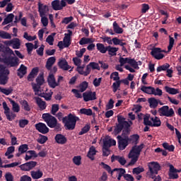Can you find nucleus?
<instances>
[{"mask_svg":"<svg viewBox=\"0 0 181 181\" xmlns=\"http://www.w3.org/2000/svg\"><path fill=\"white\" fill-rule=\"evenodd\" d=\"M15 56V52L11 48H7L6 50H0V62L4 63L8 67H16L19 66V58Z\"/></svg>","mask_w":181,"mask_h":181,"instance_id":"nucleus-1","label":"nucleus"},{"mask_svg":"<svg viewBox=\"0 0 181 181\" xmlns=\"http://www.w3.org/2000/svg\"><path fill=\"white\" fill-rule=\"evenodd\" d=\"M144 146H145V145L141 144L139 146H134L132 148L128 156V158L132 159L129 163L130 166L135 165V163L138 162V159H139V156L141 155V152H142V149H144Z\"/></svg>","mask_w":181,"mask_h":181,"instance_id":"nucleus-2","label":"nucleus"},{"mask_svg":"<svg viewBox=\"0 0 181 181\" xmlns=\"http://www.w3.org/2000/svg\"><path fill=\"white\" fill-rule=\"evenodd\" d=\"M77 121H78V117L72 114H69L68 117L63 118V123L64 124L65 129L69 131H73V129L76 128Z\"/></svg>","mask_w":181,"mask_h":181,"instance_id":"nucleus-3","label":"nucleus"},{"mask_svg":"<svg viewBox=\"0 0 181 181\" xmlns=\"http://www.w3.org/2000/svg\"><path fill=\"white\" fill-rule=\"evenodd\" d=\"M129 131L124 130L121 136H117V142L119 151H124V149L128 146V142H129Z\"/></svg>","mask_w":181,"mask_h":181,"instance_id":"nucleus-4","label":"nucleus"},{"mask_svg":"<svg viewBox=\"0 0 181 181\" xmlns=\"http://www.w3.org/2000/svg\"><path fill=\"white\" fill-rule=\"evenodd\" d=\"M117 122L118 124L114 130L115 135L119 134L124 128H129L132 125V121L127 122L122 116H117Z\"/></svg>","mask_w":181,"mask_h":181,"instance_id":"nucleus-5","label":"nucleus"},{"mask_svg":"<svg viewBox=\"0 0 181 181\" xmlns=\"http://www.w3.org/2000/svg\"><path fill=\"white\" fill-rule=\"evenodd\" d=\"M149 170L146 175L150 179H155V175H158L159 170H160V165L157 162H150L148 163Z\"/></svg>","mask_w":181,"mask_h":181,"instance_id":"nucleus-6","label":"nucleus"},{"mask_svg":"<svg viewBox=\"0 0 181 181\" xmlns=\"http://www.w3.org/2000/svg\"><path fill=\"white\" fill-rule=\"evenodd\" d=\"M42 119H44L45 122H46L49 128H55V127H57V119L49 113L42 114Z\"/></svg>","mask_w":181,"mask_h":181,"instance_id":"nucleus-7","label":"nucleus"},{"mask_svg":"<svg viewBox=\"0 0 181 181\" xmlns=\"http://www.w3.org/2000/svg\"><path fill=\"white\" fill-rule=\"evenodd\" d=\"M158 114L160 117H173L175 111L173 108H169V106L165 105L158 109Z\"/></svg>","mask_w":181,"mask_h":181,"instance_id":"nucleus-8","label":"nucleus"},{"mask_svg":"<svg viewBox=\"0 0 181 181\" xmlns=\"http://www.w3.org/2000/svg\"><path fill=\"white\" fill-rule=\"evenodd\" d=\"M9 70L4 67V65H0V84L5 86L8 83V75Z\"/></svg>","mask_w":181,"mask_h":181,"instance_id":"nucleus-9","label":"nucleus"},{"mask_svg":"<svg viewBox=\"0 0 181 181\" xmlns=\"http://www.w3.org/2000/svg\"><path fill=\"white\" fill-rule=\"evenodd\" d=\"M47 81L51 88H56V87H58V86H60V81H63V76H59L57 81H56L54 75H53V74H50L47 78Z\"/></svg>","mask_w":181,"mask_h":181,"instance_id":"nucleus-10","label":"nucleus"},{"mask_svg":"<svg viewBox=\"0 0 181 181\" xmlns=\"http://www.w3.org/2000/svg\"><path fill=\"white\" fill-rule=\"evenodd\" d=\"M2 105L7 119H8V121H13V119H15L16 117V115L12 112H11V109H9V107H8L6 102H3Z\"/></svg>","mask_w":181,"mask_h":181,"instance_id":"nucleus-11","label":"nucleus"},{"mask_svg":"<svg viewBox=\"0 0 181 181\" xmlns=\"http://www.w3.org/2000/svg\"><path fill=\"white\" fill-rule=\"evenodd\" d=\"M37 165V162L30 161L21 165L20 168L21 169V170H23L24 172H29V170H32L33 168H36Z\"/></svg>","mask_w":181,"mask_h":181,"instance_id":"nucleus-12","label":"nucleus"},{"mask_svg":"<svg viewBox=\"0 0 181 181\" xmlns=\"http://www.w3.org/2000/svg\"><path fill=\"white\" fill-rule=\"evenodd\" d=\"M52 6L54 11H62L66 6V0H54L52 2Z\"/></svg>","mask_w":181,"mask_h":181,"instance_id":"nucleus-13","label":"nucleus"},{"mask_svg":"<svg viewBox=\"0 0 181 181\" xmlns=\"http://www.w3.org/2000/svg\"><path fill=\"white\" fill-rule=\"evenodd\" d=\"M151 54L156 60H161V59L165 57V54H162V50L159 47L153 48L151 49Z\"/></svg>","mask_w":181,"mask_h":181,"instance_id":"nucleus-14","label":"nucleus"},{"mask_svg":"<svg viewBox=\"0 0 181 181\" xmlns=\"http://www.w3.org/2000/svg\"><path fill=\"white\" fill-rule=\"evenodd\" d=\"M38 12L40 16H46L49 13V6L42 4V2H38Z\"/></svg>","mask_w":181,"mask_h":181,"instance_id":"nucleus-15","label":"nucleus"},{"mask_svg":"<svg viewBox=\"0 0 181 181\" xmlns=\"http://www.w3.org/2000/svg\"><path fill=\"white\" fill-rule=\"evenodd\" d=\"M169 168H170V170H169L168 175H169L170 179H178L179 175H177V173H180L181 170L175 168L173 165H170Z\"/></svg>","mask_w":181,"mask_h":181,"instance_id":"nucleus-16","label":"nucleus"},{"mask_svg":"<svg viewBox=\"0 0 181 181\" xmlns=\"http://www.w3.org/2000/svg\"><path fill=\"white\" fill-rule=\"evenodd\" d=\"M117 145V141L112 139L110 136H107L103 139V147L111 148V146H115Z\"/></svg>","mask_w":181,"mask_h":181,"instance_id":"nucleus-17","label":"nucleus"},{"mask_svg":"<svg viewBox=\"0 0 181 181\" xmlns=\"http://www.w3.org/2000/svg\"><path fill=\"white\" fill-rule=\"evenodd\" d=\"M95 92L86 91L83 93V100L87 103L88 101H93L94 100H96L97 98L95 97Z\"/></svg>","mask_w":181,"mask_h":181,"instance_id":"nucleus-18","label":"nucleus"},{"mask_svg":"<svg viewBox=\"0 0 181 181\" xmlns=\"http://www.w3.org/2000/svg\"><path fill=\"white\" fill-rule=\"evenodd\" d=\"M71 35H73V32L70 30H68V33L64 34L65 37L63 40L64 47H69L71 45Z\"/></svg>","mask_w":181,"mask_h":181,"instance_id":"nucleus-19","label":"nucleus"},{"mask_svg":"<svg viewBox=\"0 0 181 181\" xmlns=\"http://www.w3.org/2000/svg\"><path fill=\"white\" fill-rule=\"evenodd\" d=\"M36 130L38 131V132H40L41 134H47L49 132V129L45 123H37L35 124Z\"/></svg>","mask_w":181,"mask_h":181,"instance_id":"nucleus-20","label":"nucleus"},{"mask_svg":"<svg viewBox=\"0 0 181 181\" xmlns=\"http://www.w3.org/2000/svg\"><path fill=\"white\" fill-rule=\"evenodd\" d=\"M58 66L60 67V69L65 71L70 70V69H71V66L69 65V63H67V61L64 58L59 59Z\"/></svg>","mask_w":181,"mask_h":181,"instance_id":"nucleus-21","label":"nucleus"},{"mask_svg":"<svg viewBox=\"0 0 181 181\" xmlns=\"http://www.w3.org/2000/svg\"><path fill=\"white\" fill-rule=\"evenodd\" d=\"M33 99L35 100L37 105L39 107L41 111H43V110H46V102L43 101L42 98L39 97H34Z\"/></svg>","mask_w":181,"mask_h":181,"instance_id":"nucleus-22","label":"nucleus"},{"mask_svg":"<svg viewBox=\"0 0 181 181\" xmlns=\"http://www.w3.org/2000/svg\"><path fill=\"white\" fill-rule=\"evenodd\" d=\"M55 141L59 145H64L67 143V138L63 134H58L54 137Z\"/></svg>","mask_w":181,"mask_h":181,"instance_id":"nucleus-23","label":"nucleus"},{"mask_svg":"<svg viewBox=\"0 0 181 181\" xmlns=\"http://www.w3.org/2000/svg\"><path fill=\"white\" fill-rule=\"evenodd\" d=\"M111 160L112 162H115V160H117L122 166H124V165L127 163V160L125 159V158H124V156H112Z\"/></svg>","mask_w":181,"mask_h":181,"instance_id":"nucleus-24","label":"nucleus"},{"mask_svg":"<svg viewBox=\"0 0 181 181\" xmlns=\"http://www.w3.org/2000/svg\"><path fill=\"white\" fill-rule=\"evenodd\" d=\"M31 177L35 180L41 179L43 177V171L38 170H33L30 172Z\"/></svg>","mask_w":181,"mask_h":181,"instance_id":"nucleus-25","label":"nucleus"},{"mask_svg":"<svg viewBox=\"0 0 181 181\" xmlns=\"http://www.w3.org/2000/svg\"><path fill=\"white\" fill-rule=\"evenodd\" d=\"M28 73V67L26 66L21 64L20 68L18 69V76L20 78H22L25 74Z\"/></svg>","mask_w":181,"mask_h":181,"instance_id":"nucleus-26","label":"nucleus"},{"mask_svg":"<svg viewBox=\"0 0 181 181\" xmlns=\"http://www.w3.org/2000/svg\"><path fill=\"white\" fill-rule=\"evenodd\" d=\"M97 154V150L95 149V147L94 146H91L89 148L88 153V158L90 160H94V156Z\"/></svg>","mask_w":181,"mask_h":181,"instance_id":"nucleus-27","label":"nucleus"},{"mask_svg":"<svg viewBox=\"0 0 181 181\" xmlns=\"http://www.w3.org/2000/svg\"><path fill=\"white\" fill-rule=\"evenodd\" d=\"M150 108H156L159 104V100L155 98H150L148 100Z\"/></svg>","mask_w":181,"mask_h":181,"instance_id":"nucleus-28","label":"nucleus"},{"mask_svg":"<svg viewBox=\"0 0 181 181\" xmlns=\"http://www.w3.org/2000/svg\"><path fill=\"white\" fill-rule=\"evenodd\" d=\"M33 158H37V153H36V151L33 150L27 151L25 157V160H30Z\"/></svg>","mask_w":181,"mask_h":181,"instance_id":"nucleus-29","label":"nucleus"},{"mask_svg":"<svg viewBox=\"0 0 181 181\" xmlns=\"http://www.w3.org/2000/svg\"><path fill=\"white\" fill-rule=\"evenodd\" d=\"M56 63V57H51L47 59V63H46V68L47 70H52V67L53 64Z\"/></svg>","mask_w":181,"mask_h":181,"instance_id":"nucleus-30","label":"nucleus"},{"mask_svg":"<svg viewBox=\"0 0 181 181\" xmlns=\"http://www.w3.org/2000/svg\"><path fill=\"white\" fill-rule=\"evenodd\" d=\"M76 71L79 74H81L82 76H86L88 74H90V71L88 69V67L86 66V71H84V66H79L76 68Z\"/></svg>","mask_w":181,"mask_h":181,"instance_id":"nucleus-31","label":"nucleus"},{"mask_svg":"<svg viewBox=\"0 0 181 181\" xmlns=\"http://www.w3.org/2000/svg\"><path fill=\"white\" fill-rule=\"evenodd\" d=\"M20 104L23 110H24V111H28V112L30 111L31 110L30 105H29V103H28V100H20Z\"/></svg>","mask_w":181,"mask_h":181,"instance_id":"nucleus-32","label":"nucleus"},{"mask_svg":"<svg viewBox=\"0 0 181 181\" xmlns=\"http://www.w3.org/2000/svg\"><path fill=\"white\" fill-rule=\"evenodd\" d=\"M42 85L36 84V83H32L33 90L35 93V95H42V90H40V86Z\"/></svg>","mask_w":181,"mask_h":181,"instance_id":"nucleus-33","label":"nucleus"},{"mask_svg":"<svg viewBox=\"0 0 181 181\" xmlns=\"http://www.w3.org/2000/svg\"><path fill=\"white\" fill-rule=\"evenodd\" d=\"M9 101L12 105V111H13V112H19V111H21V106H19V104L12 99H9Z\"/></svg>","mask_w":181,"mask_h":181,"instance_id":"nucleus-34","label":"nucleus"},{"mask_svg":"<svg viewBox=\"0 0 181 181\" xmlns=\"http://www.w3.org/2000/svg\"><path fill=\"white\" fill-rule=\"evenodd\" d=\"M151 127H160L161 122L160 119L158 117H151Z\"/></svg>","mask_w":181,"mask_h":181,"instance_id":"nucleus-35","label":"nucleus"},{"mask_svg":"<svg viewBox=\"0 0 181 181\" xmlns=\"http://www.w3.org/2000/svg\"><path fill=\"white\" fill-rule=\"evenodd\" d=\"M119 50L118 47H114L111 46H107V52H108V54L110 56H117V52Z\"/></svg>","mask_w":181,"mask_h":181,"instance_id":"nucleus-36","label":"nucleus"},{"mask_svg":"<svg viewBox=\"0 0 181 181\" xmlns=\"http://www.w3.org/2000/svg\"><path fill=\"white\" fill-rule=\"evenodd\" d=\"M15 18V16L13 13L8 14L2 23V25L5 26V25H8V23H11L12 21H13V18Z\"/></svg>","mask_w":181,"mask_h":181,"instance_id":"nucleus-37","label":"nucleus"},{"mask_svg":"<svg viewBox=\"0 0 181 181\" xmlns=\"http://www.w3.org/2000/svg\"><path fill=\"white\" fill-rule=\"evenodd\" d=\"M86 66L88 67L89 73L91 72V69H93V70H100V65L98 63L90 62Z\"/></svg>","mask_w":181,"mask_h":181,"instance_id":"nucleus-38","label":"nucleus"},{"mask_svg":"<svg viewBox=\"0 0 181 181\" xmlns=\"http://www.w3.org/2000/svg\"><path fill=\"white\" fill-rule=\"evenodd\" d=\"M164 90L166 91V93H168V94H171L173 95L179 94V90L174 88H170L169 86H165Z\"/></svg>","mask_w":181,"mask_h":181,"instance_id":"nucleus-39","label":"nucleus"},{"mask_svg":"<svg viewBox=\"0 0 181 181\" xmlns=\"http://www.w3.org/2000/svg\"><path fill=\"white\" fill-rule=\"evenodd\" d=\"M100 166H103V169L107 170L108 173H110L111 175H113L114 172H116L117 170V168L111 170V167L103 162L100 163Z\"/></svg>","mask_w":181,"mask_h":181,"instance_id":"nucleus-40","label":"nucleus"},{"mask_svg":"<svg viewBox=\"0 0 181 181\" xmlns=\"http://www.w3.org/2000/svg\"><path fill=\"white\" fill-rule=\"evenodd\" d=\"M13 92V88L12 87L2 88L0 86V93L5 94V95H9L12 94Z\"/></svg>","mask_w":181,"mask_h":181,"instance_id":"nucleus-41","label":"nucleus"},{"mask_svg":"<svg viewBox=\"0 0 181 181\" xmlns=\"http://www.w3.org/2000/svg\"><path fill=\"white\" fill-rule=\"evenodd\" d=\"M96 47H97V50H98L100 53H102L103 54H105V53H107V47H105L104 44L97 43Z\"/></svg>","mask_w":181,"mask_h":181,"instance_id":"nucleus-42","label":"nucleus"},{"mask_svg":"<svg viewBox=\"0 0 181 181\" xmlns=\"http://www.w3.org/2000/svg\"><path fill=\"white\" fill-rule=\"evenodd\" d=\"M113 30L115 32L117 35H121L124 32V30L119 25H118V23L117 21H115L113 23Z\"/></svg>","mask_w":181,"mask_h":181,"instance_id":"nucleus-43","label":"nucleus"},{"mask_svg":"<svg viewBox=\"0 0 181 181\" xmlns=\"http://www.w3.org/2000/svg\"><path fill=\"white\" fill-rule=\"evenodd\" d=\"M141 91L143 93H146V94H150L152 95L153 93V87L152 86H141Z\"/></svg>","mask_w":181,"mask_h":181,"instance_id":"nucleus-44","label":"nucleus"},{"mask_svg":"<svg viewBox=\"0 0 181 181\" xmlns=\"http://www.w3.org/2000/svg\"><path fill=\"white\" fill-rule=\"evenodd\" d=\"M93 42H94V40H93V38L83 37L79 41V45H81V46H83L84 45H88L90 43H93Z\"/></svg>","mask_w":181,"mask_h":181,"instance_id":"nucleus-45","label":"nucleus"},{"mask_svg":"<svg viewBox=\"0 0 181 181\" xmlns=\"http://www.w3.org/2000/svg\"><path fill=\"white\" fill-rule=\"evenodd\" d=\"M11 47L13 49H21V40L19 38H13Z\"/></svg>","mask_w":181,"mask_h":181,"instance_id":"nucleus-46","label":"nucleus"},{"mask_svg":"<svg viewBox=\"0 0 181 181\" xmlns=\"http://www.w3.org/2000/svg\"><path fill=\"white\" fill-rule=\"evenodd\" d=\"M54 36H56V33H53L52 35H49L47 39L46 42L49 45V46H53V42H54Z\"/></svg>","mask_w":181,"mask_h":181,"instance_id":"nucleus-47","label":"nucleus"},{"mask_svg":"<svg viewBox=\"0 0 181 181\" xmlns=\"http://www.w3.org/2000/svg\"><path fill=\"white\" fill-rule=\"evenodd\" d=\"M88 87V83L87 81H83L78 86L79 91L81 93H84V91L87 90Z\"/></svg>","mask_w":181,"mask_h":181,"instance_id":"nucleus-48","label":"nucleus"},{"mask_svg":"<svg viewBox=\"0 0 181 181\" xmlns=\"http://www.w3.org/2000/svg\"><path fill=\"white\" fill-rule=\"evenodd\" d=\"M79 112L83 115H88V117L93 115V110L91 109L82 108L79 110Z\"/></svg>","mask_w":181,"mask_h":181,"instance_id":"nucleus-49","label":"nucleus"},{"mask_svg":"<svg viewBox=\"0 0 181 181\" xmlns=\"http://www.w3.org/2000/svg\"><path fill=\"white\" fill-rule=\"evenodd\" d=\"M29 150V146L28 144H22L18 147V152L20 153H25Z\"/></svg>","mask_w":181,"mask_h":181,"instance_id":"nucleus-50","label":"nucleus"},{"mask_svg":"<svg viewBox=\"0 0 181 181\" xmlns=\"http://www.w3.org/2000/svg\"><path fill=\"white\" fill-rule=\"evenodd\" d=\"M151 115L149 114H146L144 115V117L143 119L144 125H148L149 127L152 125V122L149 120L151 119Z\"/></svg>","mask_w":181,"mask_h":181,"instance_id":"nucleus-51","label":"nucleus"},{"mask_svg":"<svg viewBox=\"0 0 181 181\" xmlns=\"http://www.w3.org/2000/svg\"><path fill=\"white\" fill-rule=\"evenodd\" d=\"M53 95V92L49 90V92L43 93L40 95V97H43L47 101L52 99V95Z\"/></svg>","mask_w":181,"mask_h":181,"instance_id":"nucleus-52","label":"nucleus"},{"mask_svg":"<svg viewBox=\"0 0 181 181\" xmlns=\"http://www.w3.org/2000/svg\"><path fill=\"white\" fill-rule=\"evenodd\" d=\"M36 35L31 36L27 32H25L23 34V38L28 42H33V40H36Z\"/></svg>","mask_w":181,"mask_h":181,"instance_id":"nucleus-53","label":"nucleus"},{"mask_svg":"<svg viewBox=\"0 0 181 181\" xmlns=\"http://www.w3.org/2000/svg\"><path fill=\"white\" fill-rule=\"evenodd\" d=\"M128 64H129L130 67H132L133 69H136L137 70L138 69H139V66H138V62H136L135 59L129 58Z\"/></svg>","mask_w":181,"mask_h":181,"instance_id":"nucleus-54","label":"nucleus"},{"mask_svg":"<svg viewBox=\"0 0 181 181\" xmlns=\"http://www.w3.org/2000/svg\"><path fill=\"white\" fill-rule=\"evenodd\" d=\"M73 163H74V165H76V166H80V165H81V156H74L72 159Z\"/></svg>","mask_w":181,"mask_h":181,"instance_id":"nucleus-55","label":"nucleus"},{"mask_svg":"<svg viewBox=\"0 0 181 181\" xmlns=\"http://www.w3.org/2000/svg\"><path fill=\"white\" fill-rule=\"evenodd\" d=\"M163 146L164 149L169 151V152H173V151H175V146L169 145V144H168V143H163Z\"/></svg>","mask_w":181,"mask_h":181,"instance_id":"nucleus-56","label":"nucleus"},{"mask_svg":"<svg viewBox=\"0 0 181 181\" xmlns=\"http://www.w3.org/2000/svg\"><path fill=\"white\" fill-rule=\"evenodd\" d=\"M170 67V65L169 64H165L162 66H158L157 68V71H158V73H159L160 71H165V70H167Z\"/></svg>","mask_w":181,"mask_h":181,"instance_id":"nucleus-57","label":"nucleus"},{"mask_svg":"<svg viewBox=\"0 0 181 181\" xmlns=\"http://www.w3.org/2000/svg\"><path fill=\"white\" fill-rule=\"evenodd\" d=\"M121 86V81H115L112 83V89H113V93H117V90Z\"/></svg>","mask_w":181,"mask_h":181,"instance_id":"nucleus-58","label":"nucleus"},{"mask_svg":"<svg viewBox=\"0 0 181 181\" xmlns=\"http://www.w3.org/2000/svg\"><path fill=\"white\" fill-rule=\"evenodd\" d=\"M0 37L1 39H12V35L5 31H0Z\"/></svg>","mask_w":181,"mask_h":181,"instance_id":"nucleus-59","label":"nucleus"},{"mask_svg":"<svg viewBox=\"0 0 181 181\" xmlns=\"http://www.w3.org/2000/svg\"><path fill=\"white\" fill-rule=\"evenodd\" d=\"M36 83H37V84H38L40 86H42V84L45 83V78L43 77V74H40L37 77Z\"/></svg>","mask_w":181,"mask_h":181,"instance_id":"nucleus-60","label":"nucleus"},{"mask_svg":"<svg viewBox=\"0 0 181 181\" xmlns=\"http://www.w3.org/2000/svg\"><path fill=\"white\" fill-rule=\"evenodd\" d=\"M116 172H119L118 176H117V180H121V177L125 175V169L124 168H117Z\"/></svg>","mask_w":181,"mask_h":181,"instance_id":"nucleus-61","label":"nucleus"},{"mask_svg":"<svg viewBox=\"0 0 181 181\" xmlns=\"http://www.w3.org/2000/svg\"><path fill=\"white\" fill-rule=\"evenodd\" d=\"M90 124H86L85 127H83L81 131L78 133V135H84V134H87L90 131Z\"/></svg>","mask_w":181,"mask_h":181,"instance_id":"nucleus-62","label":"nucleus"},{"mask_svg":"<svg viewBox=\"0 0 181 181\" xmlns=\"http://www.w3.org/2000/svg\"><path fill=\"white\" fill-rule=\"evenodd\" d=\"M18 124L20 128H25V125H28V124H29V120L26 119H22L19 120Z\"/></svg>","mask_w":181,"mask_h":181,"instance_id":"nucleus-63","label":"nucleus"},{"mask_svg":"<svg viewBox=\"0 0 181 181\" xmlns=\"http://www.w3.org/2000/svg\"><path fill=\"white\" fill-rule=\"evenodd\" d=\"M114 100L110 99L109 102L106 105L105 110H112L114 108Z\"/></svg>","mask_w":181,"mask_h":181,"instance_id":"nucleus-64","label":"nucleus"}]
</instances>
